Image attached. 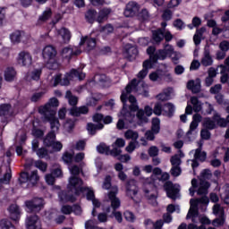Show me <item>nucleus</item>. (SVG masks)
<instances>
[{"instance_id": "nucleus-53", "label": "nucleus", "mask_w": 229, "mask_h": 229, "mask_svg": "<svg viewBox=\"0 0 229 229\" xmlns=\"http://www.w3.org/2000/svg\"><path fill=\"white\" fill-rule=\"evenodd\" d=\"M124 146H126V141L122 138L116 139V140L112 144L113 149H114V148L121 149V148H124Z\"/></svg>"}, {"instance_id": "nucleus-2", "label": "nucleus", "mask_w": 229, "mask_h": 229, "mask_svg": "<svg viewBox=\"0 0 229 229\" xmlns=\"http://www.w3.org/2000/svg\"><path fill=\"white\" fill-rule=\"evenodd\" d=\"M212 178V172L209 169H205L200 174L199 185L197 191L198 196H201L199 199H191L190 200L191 208L186 216V219H191V217H194L198 216V205L199 203L201 205H208V188L210 187V183L207 182V180H210Z\"/></svg>"}, {"instance_id": "nucleus-11", "label": "nucleus", "mask_w": 229, "mask_h": 229, "mask_svg": "<svg viewBox=\"0 0 229 229\" xmlns=\"http://www.w3.org/2000/svg\"><path fill=\"white\" fill-rule=\"evenodd\" d=\"M125 194L128 198H131L132 201H137L135 197L139 194V185L137 181L131 179L125 184Z\"/></svg>"}, {"instance_id": "nucleus-19", "label": "nucleus", "mask_w": 229, "mask_h": 229, "mask_svg": "<svg viewBox=\"0 0 229 229\" xmlns=\"http://www.w3.org/2000/svg\"><path fill=\"white\" fill-rule=\"evenodd\" d=\"M139 4L136 2H129L126 4L123 15L126 17H134V15H137L139 13Z\"/></svg>"}, {"instance_id": "nucleus-61", "label": "nucleus", "mask_w": 229, "mask_h": 229, "mask_svg": "<svg viewBox=\"0 0 229 229\" xmlns=\"http://www.w3.org/2000/svg\"><path fill=\"white\" fill-rule=\"evenodd\" d=\"M163 50H165V53H166L168 56L174 55V48L169 44H165Z\"/></svg>"}, {"instance_id": "nucleus-6", "label": "nucleus", "mask_w": 229, "mask_h": 229, "mask_svg": "<svg viewBox=\"0 0 229 229\" xmlns=\"http://www.w3.org/2000/svg\"><path fill=\"white\" fill-rule=\"evenodd\" d=\"M83 180L78 176H70L68 179V190L72 194L80 196L84 191Z\"/></svg>"}, {"instance_id": "nucleus-45", "label": "nucleus", "mask_w": 229, "mask_h": 229, "mask_svg": "<svg viewBox=\"0 0 229 229\" xmlns=\"http://www.w3.org/2000/svg\"><path fill=\"white\" fill-rule=\"evenodd\" d=\"M100 33L104 37H108V35H112V33H114V26H112L111 24H107L102 27V29L100 30Z\"/></svg>"}, {"instance_id": "nucleus-41", "label": "nucleus", "mask_w": 229, "mask_h": 229, "mask_svg": "<svg viewBox=\"0 0 229 229\" xmlns=\"http://www.w3.org/2000/svg\"><path fill=\"white\" fill-rule=\"evenodd\" d=\"M8 211L11 214L12 219H17L19 214H21V210H19V206L13 204L9 207Z\"/></svg>"}, {"instance_id": "nucleus-63", "label": "nucleus", "mask_w": 229, "mask_h": 229, "mask_svg": "<svg viewBox=\"0 0 229 229\" xmlns=\"http://www.w3.org/2000/svg\"><path fill=\"white\" fill-rule=\"evenodd\" d=\"M158 147L157 146H152L148 148V155L149 157H158Z\"/></svg>"}, {"instance_id": "nucleus-39", "label": "nucleus", "mask_w": 229, "mask_h": 229, "mask_svg": "<svg viewBox=\"0 0 229 229\" xmlns=\"http://www.w3.org/2000/svg\"><path fill=\"white\" fill-rule=\"evenodd\" d=\"M203 126L206 130H215L217 127L216 124V120H212V118H205L203 121Z\"/></svg>"}, {"instance_id": "nucleus-29", "label": "nucleus", "mask_w": 229, "mask_h": 229, "mask_svg": "<svg viewBox=\"0 0 229 229\" xmlns=\"http://www.w3.org/2000/svg\"><path fill=\"white\" fill-rule=\"evenodd\" d=\"M71 114L75 117H80V115H85L89 114V107L87 106L73 107L71 109Z\"/></svg>"}, {"instance_id": "nucleus-24", "label": "nucleus", "mask_w": 229, "mask_h": 229, "mask_svg": "<svg viewBox=\"0 0 229 229\" xmlns=\"http://www.w3.org/2000/svg\"><path fill=\"white\" fill-rule=\"evenodd\" d=\"M81 54V51L80 50L74 51L72 48L69 47L63 48L61 52L63 58H65L66 60H68V62L69 60H71V58H72L73 55H78Z\"/></svg>"}, {"instance_id": "nucleus-9", "label": "nucleus", "mask_w": 229, "mask_h": 229, "mask_svg": "<svg viewBox=\"0 0 229 229\" xmlns=\"http://www.w3.org/2000/svg\"><path fill=\"white\" fill-rule=\"evenodd\" d=\"M44 146L52 148L54 151H62L64 145L60 141H56V132H49L43 140Z\"/></svg>"}, {"instance_id": "nucleus-62", "label": "nucleus", "mask_w": 229, "mask_h": 229, "mask_svg": "<svg viewBox=\"0 0 229 229\" xmlns=\"http://www.w3.org/2000/svg\"><path fill=\"white\" fill-rule=\"evenodd\" d=\"M64 128L66 131L71 132L74 128V121L67 120L64 125Z\"/></svg>"}, {"instance_id": "nucleus-16", "label": "nucleus", "mask_w": 229, "mask_h": 229, "mask_svg": "<svg viewBox=\"0 0 229 229\" xmlns=\"http://www.w3.org/2000/svg\"><path fill=\"white\" fill-rule=\"evenodd\" d=\"M17 61L22 67H30L33 64V56L28 51H21L18 54Z\"/></svg>"}, {"instance_id": "nucleus-44", "label": "nucleus", "mask_w": 229, "mask_h": 229, "mask_svg": "<svg viewBox=\"0 0 229 229\" xmlns=\"http://www.w3.org/2000/svg\"><path fill=\"white\" fill-rule=\"evenodd\" d=\"M40 74H42L41 69H36L28 75V80H33L38 81L40 80Z\"/></svg>"}, {"instance_id": "nucleus-20", "label": "nucleus", "mask_w": 229, "mask_h": 229, "mask_svg": "<svg viewBox=\"0 0 229 229\" xmlns=\"http://www.w3.org/2000/svg\"><path fill=\"white\" fill-rule=\"evenodd\" d=\"M51 17H53V11L51 10V8L47 7L38 16L37 25L42 26V24H46V22H47V21H49Z\"/></svg>"}, {"instance_id": "nucleus-8", "label": "nucleus", "mask_w": 229, "mask_h": 229, "mask_svg": "<svg viewBox=\"0 0 229 229\" xmlns=\"http://www.w3.org/2000/svg\"><path fill=\"white\" fill-rule=\"evenodd\" d=\"M59 105L60 102L58 99L56 98H52L47 104L39 107L38 112L41 115H55L56 111H55V108Z\"/></svg>"}, {"instance_id": "nucleus-31", "label": "nucleus", "mask_w": 229, "mask_h": 229, "mask_svg": "<svg viewBox=\"0 0 229 229\" xmlns=\"http://www.w3.org/2000/svg\"><path fill=\"white\" fill-rule=\"evenodd\" d=\"M145 196L152 205H157V193H155V188L153 190L144 189Z\"/></svg>"}, {"instance_id": "nucleus-21", "label": "nucleus", "mask_w": 229, "mask_h": 229, "mask_svg": "<svg viewBox=\"0 0 229 229\" xmlns=\"http://www.w3.org/2000/svg\"><path fill=\"white\" fill-rule=\"evenodd\" d=\"M139 55V50L131 44L124 46V55L128 60H135L136 56Z\"/></svg>"}, {"instance_id": "nucleus-17", "label": "nucleus", "mask_w": 229, "mask_h": 229, "mask_svg": "<svg viewBox=\"0 0 229 229\" xmlns=\"http://www.w3.org/2000/svg\"><path fill=\"white\" fill-rule=\"evenodd\" d=\"M26 229H40L42 228V224L40 223V218L37 215H30L27 216L25 221Z\"/></svg>"}, {"instance_id": "nucleus-46", "label": "nucleus", "mask_w": 229, "mask_h": 229, "mask_svg": "<svg viewBox=\"0 0 229 229\" xmlns=\"http://www.w3.org/2000/svg\"><path fill=\"white\" fill-rule=\"evenodd\" d=\"M151 131H154V133H160V119L159 118H153L152 119V127Z\"/></svg>"}, {"instance_id": "nucleus-49", "label": "nucleus", "mask_w": 229, "mask_h": 229, "mask_svg": "<svg viewBox=\"0 0 229 229\" xmlns=\"http://www.w3.org/2000/svg\"><path fill=\"white\" fill-rule=\"evenodd\" d=\"M98 15V12H96V10H89L86 13V19L89 22H90L92 24V22H94V21H96V16Z\"/></svg>"}, {"instance_id": "nucleus-57", "label": "nucleus", "mask_w": 229, "mask_h": 229, "mask_svg": "<svg viewBox=\"0 0 229 229\" xmlns=\"http://www.w3.org/2000/svg\"><path fill=\"white\" fill-rule=\"evenodd\" d=\"M95 81L100 85H105L108 81V78L105 74H98L95 76Z\"/></svg>"}, {"instance_id": "nucleus-15", "label": "nucleus", "mask_w": 229, "mask_h": 229, "mask_svg": "<svg viewBox=\"0 0 229 229\" xmlns=\"http://www.w3.org/2000/svg\"><path fill=\"white\" fill-rule=\"evenodd\" d=\"M97 151L103 155H111L112 157H119V155L123 153V150L118 148L110 149V147L105 143H100L98 146H97Z\"/></svg>"}, {"instance_id": "nucleus-55", "label": "nucleus", "mask_w": 229, "mask_h": 229, "mask_svg": "<svg viewBox=\"0 0 229 229\" xmlns=\"http://www.w3.org/2000/svg\"><path fill=\"white\" fill-rule=\"evenodd\" d=\"M170 162L173 167L182 165V159H180V156H178V154L173 156L170 159Z\"/></svg>"}, {"instance_id": "nucleus-56", "label": "nucleus", "mask_w": 229, "mask_h": 229, "mask_svg": "<svg viewBox=\"0 0 229 229\" xmlns=\"http://www.w3.org/2000/svg\"><path fill=\"white\" fill-rule=\"evenodd\" d=\"M87 192L86 197L87 199H89V201H92L93 199H96V196L94 195V190H92V188H89V187H84L83 192Z\"/></svg>"}, {"instance_id": "nucleus-47", "label": "nucleus", "mask_w": 229, "mask_h": 229, "mask_svg": "<svg viewBox=\"0 0 229 229\" xmlns=\"http://www.w3.org/2000/svg\"><path fill=\"white\" fill-rule=\"evenodd\" d=\"M0 228L1 229H15V226L12 225V222H10V220L4 218L0 220Z\"/></svg>"}, {"instance_id": "nucleus-60", "label": "nucleus", "mask_w": 229, "mask_h": 229, "mask_svg": "<svg viewBox=\"0 0 229 229\" xmlns=\"http://www.w3.org/2000/svg\"><path fill=\"white\" fill-rule=\"evenodd\" d=\"M35 166L39 169V171H42L43 173H46L47 171V163H45L43 161H36Z\"/></svg>"}, {"instance_id": "nucleus-27", "label": "nucleus", "mask_w": 229, "mask_h": 229, "mask_svg": "<svg viewBox=\"0 0 229 229\" xmlns=\"http://www.w3.org/2000/svg\"><path fill=\"white\" fill-rule=\"evenodd\" d=\"M13 114L12 109V105L10 104H1L0 105V117H8Z\"/></svg>"}, {"instance_id": "nucleus-64", "label": "nucleus", "mask_w": 229, "mask_h": 229, "mask_svg": "<svg viewBox=\"0 0 229 229\" xmlns=\"http://www.w3.org/2000/svg\"><path fill=\"white\" fill-rule=\"evenodd\" d=\"M219 48L221 51H224L226 53V51L229 50V41L224 40L219 44Z\"/></svg>"}, {"instance_id": "nucleus-18", "label": "nucleus", "mask_w": 229, "mask_h": 229, "mask_svg": "<svg viewBox=\"0 0 229 229\" xmlns=\"http://www.w3.org/2000/svg\"><path fill=\"white\" fill-rule=\"evenodd\" d=\"M44 121L50 123L51 132L56 133L60 130V121L55 114H43Z\"/></svg>"}, {"instance_id": "nucleus-59", "label": "nucleus", "mask_w": 229, "mask_h": 229, "mask_svg": "<svg viewBox=\"0 0 229 229\" xmlns=\"http://www.w3.org/2000/svg\"><path fill=\"white\" fill-rule=\"evenodd\" d=\"M37 156L39 158H46L49 155V151L46 148H40L37 151Z\"/></svg>"}, {"instance_id": "nucleus-37", "label": "nucleus", "mask_w": 229, "mask_h": 229, "mask_svg": "<svg viewBox=\"0 0 229 229\" xmlns=\"http://www.w3.org/2000/svg\"><path fill=\"white\" fill-rule=\"evenodd\" d=\"M152 38L154 42H156L157 44H159V42H162V40H164V30L162 29L154 30L152 32Z\"/></svg>"}, {"instance_id": "nucleus-28", "label": "nucleus", "mask_w": 229, "mask_h": 229, "mask_svg": "<svg viewBox=\"0 0 229 229\" xmlns=\"http://www.w3.org/2000/svg\"><path fill=\"white\" fill-rule=\"evenodd\" d=\"M58 37H61L64 44H69L71 40V31L66 28H62L57 30Z\"/></svg>"}, {"instance_id": "nucleus-38", "label": "nucleus", "mask_w": 229, "mask_h": 229, "mask_svg": "<svg viewBox=\"0 0 229 229\" xmlns=\"http://www.w3.org/2000/svg\"><path fill=\"white\" fill-rule=\"evenodd\" d=\"M59 198L61 201H64L65 203H67V201H71L72 203H74V201H76V198L74 197V195H71L64 191L59 192Z\"/></svg>"}, {"instance_id": "nucleus-48", "label": "nucleus", "mask_w": 229, "mask_h": 229, "mask_svg": "<svg viewBox=\"0 0 229 229\" xmlns=\"http://www.w3.org/2000/svg\"><path fill=\"white\" fill-rule=\"evenodd\" d=\"M191 103L193 106L194 112H201V104L199 103V100H198V98L191 97Z\"/></svg>"}, {"instance_id": "nucleus-14", "label": "nucleus", "mask_w": 229, "mask_h": 229, "mask_svg": "<svg viewBox=\"0 0 229 229\" xmlns=\"http://www.w3.org/2000/svg\"><path fill=\"white\" fill-rule=\"evenodd\" d=\"M25 205L30 212H40L44 208V199L35 198L32 200L26 201Z\"/></svg>"}, {"instance_id": "nucleus-23", "label": "nucleus", "mask_w": 229, "mask_h": 229, "mask_svg": "<svg viewBox=\"0 0 229 229\" xmlns=\"http://www.w3.org/2000/svg\"><path fill=\"white\" fill-rule=\"evenodd\" d=\"M188 90H191L193 94H198L201 92V81L197 79L195 81L191 80L187 83Z\"/></svg>"}, {"instance_id": "nucleus-58", "label": "nucleus", "mask_w": 229, "mask_h": 229, "mask_svg": "<svg viewBox=\"0 0 229 229\" xmlns=\"http://www.w3.org/2000/svg\"><path fill=\"white\" fill-rule=\"evenodd\" d=\"M170 174L174 177L178 178L182 174V167L180 166H172L170 169Z\"/></svg>"}, {"instance_id": "nucleus-1", "label": "nucleus", "mask_w": 229, "mask_h": 229, "mask_svg": "<svg viewBox=\"0 0 229 229\" xmlns=\"http://www.w3.org/2000/svg\"><path fill=\"white\" fill-rule=\"evenodd\" d=\"M139 82L137 79H133L125 88V90L122 92L121 101L123 104V108L121 111V114L123 117H128L131 114L128 112V106L126 105V101H129L131 105L129 108L131 112H137L136 117L139 119L140 123H148V117L144 114V110L139 109V105L137 104V98H135L131 94V92H139V89L137 86Z\"/></svg>"}, {"instance_id": "nucleus-22", "label": "nucleus", "mask_w": 229, "mask_h": 229, "mask_svg": "<svg viewBox=\"0 0 229 229\" xmlns=\"http://www.w3.org/2000/svg\"><path fill=\"white\" fill-rule=\"evenodd\" d=\"M201 65L204 67H210L212 64H214V59H212V55H210V48L208 47H205L203 52V57L200 60Z\"/></svg>"}, {"instance_id": "nucleus-33", "label": "nucleus", "mask_w": 229, "mask_h": 229, "mask_svg": "<svg viewBox=\"0 0 229 229\" xmlns=\"http://www.w3.org/2000/svg\"><path fill=\"white\" fill-rule=\"evenodd\" d=\"M83 167H85V163H81L80 166L78 165H72L69 166V171L71 176H78L80 173H83Z\"/></svg>"}, {"instance_id": "nucleus-34", "label": "nucleus", "mask_w": 229, "mask_h": 229, "mask_svg": "<svg viewBox=\"0 0 229 229\" xmlns=\"http://www.w3.org/2000/svg\"><path fill=\"white\" fill-rule=\"evenodd\" d=\"M213 119L215 123H216L217 126H220V128H226V126H228L226 118L221 117V114H219L217 112L214 113Z\"/></svg>"}, {"instance_id": "nucleus-36", "label": "nucleus", "mask_w": 229, "mask_h": 229, "mask_svg": "<svg viewBox=\"0 0 229 229\" xmlns=\"http://www.w3.org/2000/svg\"><path fill=\"white\" fill-rule=\"evenodd\" d=\"M24 32L20 30H15L10 35L11 41L13 44H19L22 38Z\"/></svg>"}, {"instance_id": "nucleus-25", "label": "nucleus", "mask_w": 229, "mask_h": 229, "mask_svg": "<svg viewBox=\"0 0 229 229\" xmlns=\"http://www.w3.org/2000/svg\"><path fill=\"white\" fill-rule=\"evenodd\" d=\"M43 58L49 60L56 58V49L53 46H47L43 49Z\"/></svg>"}, {"instance_id": "nucleus-52", "label": "nucleus", "mask_w": 229, "mask_h": 229, "mask_svg": "<svg viewBox=\"0 0 229 229\" xmlns=\"http://www.w3.org/2000/svg\"><path fill=\"white\" fill-rule=\"evenodd\" d=\"M169 98H171V89L164 91L157 96V99H158V101H167Z\"/></svg>"}, {"instance_id": "nucleus-26", "label": "nucleus", "mask_w": 229, "mask_h": 229, "mask_svg": "<svg viewBox=\"0 0 229 229\" xmlns=\"http://www.w3.org/2000/svg\"><path fill=\"white\" fill-rule=\"evenodd\" d=\"M17 76V72L13 67H8L5 69L4 73V78L5 81L12 82L15 80Z\"/></svg>"}, {"instance_id": "nucleus-7", "label": "nucleus", "mask_w": 229, "mask_h": 229, "mask_svg": "<svg viewBox=\"0 0 229 229\" xmlns=\"http://www.w3.org/2000/svg\"><path fill=\"white\" fill-rule=\"evenodd\" d=\"M202 144H199V148L190 152L193 155V159L191 160L192 169H196L199 165L198 162H205L207 160V152L203 151Z\"/></svg>"}, {"instance_id": "nucleus-35", "label": "nucleus", "mask_w": 229, "mask_h": 229, "mask_svg": "<svg viewBox=\"0 0 229 229\" xmlns=\"http://www.w3.org/2000/svg\"><path fill=\"white\" fill-rule=\"evenodd\" d=\"M103 128H105V125H103V123L95 124V123H89L87 125V130L90 135H96V131L98 130H103Z\"/></svg>"}, {"instance_id": "nucleus-40", "label": "nucleus", "mask_w": 229, "mask_h": 229, "mask_svg": "<svg viewBox=\"0 0 229 229\" xmlns=\"http://www.w3.org/2000/svg\"><path fill=\"white\" fill-rule=\"evenodd\" d=\"M65 98L68 99V103L72 106H76V105H78V97L73 96L72 92H71V90L66 91Z\"/></svg>"}, {"instance_id": "nucleus-50", "label": "nucleus", "mask_w": 229, "mask_h": 229, "mask_svg": "<svg viewBox=\"0 0 229 229\" xmlns=\"http://www.w3.org/2000/svg\"><path fill=\"white\" fill-rule=\"evenodd\" d=\"M153 113L155 115H164V106L160 102L156 103L153 108Z\"/></svg>"}, {"instance_id": "nucleus-5", "label": "nucleus", "mask_w": 229, "mask_h": 229, "mask_svg": "<svg viewBox=\"0 0 229 229\" xmlns=\"http://www.w3.org/2000/svg\"><path fill=\"white\" fill-rule=\"evenodd\" d=\"M38 180H40V177L38 176V171L35 170L30 174L22 172L19 178V183L21 185V187H30V185L37 184Z\"/></svg>"}, {"instance_id": "nucleus-30", "label": "nucleus", "mask_w": 229, "mask_h": 229, "mask_svg": "<svg viewBox=\"0 0 229 229\" xmlns=\"http://www.w3.org/2000/svg\"><path fill=\"white\" fill-rule=\"evenodd\" d=\"M174 105L173 103H166L163 106V115L166 117H173L174 115Z\"/></svg>"}, {"instance_id": "nucleus-51", "label": "nucleus", "mask_w": 229, "mask_h": 229, "mask_svg": "<svg viewBox=\"0 0 229 229\" xmlns=\"http://www.w3.org/2000/svg\"><path fill=\"white\" fill-rule=\"evenodd\" d=\"M124 135L125 138L128 140L131 139V140H134V142H137V139H139V132L131 130H128Z\"/></svg>"}, {"instance_id": "nucleus-54", "label": "nucleus", "mask_w": 229, "mask_h": 229, "mask_svg": "<svg viewBox=\"0 0 229 229\" xmlns=\"http://www.w3.org/2000/svg\"><path fill=\"white\" fill-rule=\"evenodd\" d=\"M173 26L176 28V30H178L179 31H182V30L185 29V22H183L182 19H176L175 21H174Z\"/></svg>"}, {"instance_id": "nucleus-32", "label": "nucleus", "mask_w": 229, "mask_h": 229, "mask_svg": "<svg viewBox=\"0 0 229 229\" xmlns=\"http://www.w3.org/2000/svg\"><path fill=\"white\" fill-rule=\"evenodd\" d=\"M87 45V50L92 51L93 48L96 47V39L95 38H89V37L82 38L80 42V46H83V44Z\"/></svg>"}, {"instance_id": "nucleus-4", "label": "nucleus", "mask_w": 229, "mask_h": 229, "mask_svg": "<svg viewBox=\"0 0 229 229\" xmlns=\"http://www.w3.org/2000/svg\"><path fill=\"white\" fill-rule=\"evenodd\" d=\"M119 192V188L113 187L111 191L107 193V198L111 202V207L113 208V216H114L117 223H123V214L120 211H115L119 207H121V199L117 198Z\"/></svg>"}, {"instance_id": "nucleus-13", "label": "nucleus", "mask_w": 229, "mask_h": 229, "mask_svg": "<svg viewBox=\"0 0 229 229\" xmlns=\"http://www.w3.org/2000/svg\"><path fill=\"white\" fill-rule=\"evenodd\" d=\"M164 189L171 199H176V198H178V194L180 193V186L177 184H173L171 181H168L164 184Z\"/></svg>"}, {"instance_id": "nucleus-42", "label": "nucleus", "mask_w": 229, "mask_h": 229, "mask_svg": "<svg viewBox=\"0 0 229 229\" xmlns=\"http://www.w3.org/2000/svg\"><path fill=\"white\" fill-rule=\"evenodd\" d=\"M47 69H50L51 71H56V69H58V67H60V64H58V61H56V59L51 58L48 59V61L47 62L46 64Z\"/></svg>"}, {"instance_id": "nucleus-10", "label": "nucleus", "mask_w": 229, "mask_h": 229, "mask_svg": "<svg viewBox=\"0 0 229 229\" xmlns=\"http://www.w3.org/2000/svg\"><path fill=\"white\" fill-rule=\"evenodd\" d=\"M157 48L155 47H148L147 48V54L150 55V60L153 64H157L158 60H165L167 58V55L164 49H159L157 52Z\"/></svg>"}, {"instance_id": "nucleus-3", "label": "nucleus", "mask_w": 229, "mask_h": 229, "mask_svg": "<svg viewBox=\"0 0 229 229\" xmlns=\"http://www.w3.org/2000/svg\"><path fill=\"white\" fill-rule=\"evenodd\" d=\"M74 78H78L81 81V80H85V73H83L81 69H72L64 77H62V74H57L53 78V85L54 87H57V85H62V87H67V85L71 83L70 80H73Z\"/></svg>"}, {"instance_id": "nucleus-43", "label": "nucleus", "mask_w": 229, "mask_h": 229, "mask_svg": "<svg viewBox=\"0 0 229 229\" xmlns=\"http://www.w3.org/2000/svg\"><path fill=\"white\" fill-rule=\"evenodd\" d=\"M110 12L112 11L108 8L102 9L99 12L97 21L101 24V22H103V21H105V19H106L108 15H110Z\"/></svg>"}, {"instance_id": "nucleus-12", "label": "nucleus", "mask_w": 229, "mask_h": 229, "mask_svg": "<svg viewBox=\"0 0 229 229\" xmlns=\"http://www.w3.org/2000/svg\"><path fill=\"white\" fill-rule=\"evenodd\" d=\"M201 114H196L193 115V120L190 124V130L186 133L188 140H194L196 139V128H198L199 123H201Z\"/></svg>"}]
</instances>
